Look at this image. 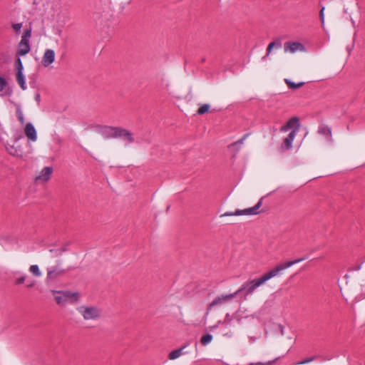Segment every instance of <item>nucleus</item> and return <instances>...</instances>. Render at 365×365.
<instances>
[{"mask_svg":"<svg viewBox=\"0 0 365 365\" xmlns=\"http://www.w3.org/2000/svg\"><path fill=\"white\" fill-rule=\"evenodd\" d=\"M306 257L299 258L292 261H288L285 263H282L274 267L273 269L269 270L267 272L264 273L260 278L255 279L253 280L247 281L245 282L242 287L236 291L237 294L245 292V299L249 294H252L255 289L265 283L267 281L269 280L272 277L278 275L282 271L285 269L298 263L303 260H304Z\"/></svg>","mask_w":365,"mask_h":365,"instance_id":"obj_1","label":"nucleus"},{"mask_svg":"<svg viewBox=\"0 0 365 365\" xmlns=\"http://www.w3.org/2000/svg\"><path fill=\"white\" fill-rule=\"evenodd\" d=\"M52 293L54 295L56 303L61 306L66 305L67 302H76L78 300L79 298V294L78 292L52 290Z\"/></svg>","mask_w":365,"mask_h":365,"instance_id":"obj_2","label":"nucleus"},{"mask_svg":"<svg viewBox=\"0 0 365 365\" xmlns=\"http://www.w3.org/2000/svg\"><path fill=\"white\" fill-rule=\"evenodd\" d=\"M263 197L260 198L257 203L252 207L244 209V210H236L235 212H226L221 215V217H227V216H239V215H257L262 211H259V209L262 205Z\"/></svg>","mask_w":365,"mask_h":365,"instance_id":"obj_3","label":"nucleus"},{"mask_svg":"<svg viewBox=\"0 0 365 365\" xmlns=\"http://www.w3.org/2000/svg\"><path fill=\"white\" fill-rule=\"evenodd\" d=\"M23 56V36L19 43L18 50L16 51V59L15 61V67L16 69V78L19 86L23 89V64L21 56Z\"/></svg>","mask_w":365,"mask_h":365,"instance_id":"obj_4","label":"nucleus"},{"mask_svg":"<svg viewBox=\"0 0 365 365\" xmlns=\"http://www.w3.org/2000/svg\"><path fill=\"white\" fill-rule=\"evenodd\" d=\"M110 134H109V137H112L113 138H122L126 140L129 143H132L134 142V138L133 137V134L128 130L123 128L121 127H115L110 128Z\"/></svg>","mask_w":365,"mask_h":365,"instance_id":"obj_5","label":"nucleus"},{"mask_svg":"<svg viewBox=\"0 0 365 365\" xmlns=\"http://www.w3.org/2000/svg\"><path fill=\"white\" fill-rule=\"evenodd\" d=\"M237 296L236 292L232 294H222L220 296L217 297L215 299L212 300L211 303L209 304L207 308V311L205 315V317L206 318L207 316L209 314L210 311L211 309L215 306H221L223 304L229 303L235 297Z\"/></svg>","mask_w":365,"mask_h":365,"instance_id":"obj_6","label":"nucleus"},{"mask_svg":"<svg viewBox=\"0 0 365 365\" xmlns=\"http://www.w3.org/2000/svg\"><path fill=\"white\" fill-rule=\"evenodd\" d=\"M21 139V135H17L14 140H12V143H7L6 148L8 153L14 157L21 158L23 156V149L21 148V143L20 142Z\"/></svg>","mask_w":365,"mask_h":365,"instance_id":"obj_7","label":"nucleus"},{"mask_svg":"<svg viewBox=\"0 0 365 365\" xmlns=\"http://www.w3.org/2000/svg\"><path fill=\"white\" fill-rule=\"evenodd\" d=\"M78 311L81 313L86 320H95L101 317V312L96 307L81 306L78 308Z\"/></svg>","mask_w":365,"mask_h":365,"instance_id":"obj_8","label":"nucleus"},{"mask_svg":"<svg viewBox=\"0 0 365 365\" xmlns=\"http://www.w3.org/2000/svg\"><path fill=\"white\" fill-rule=\"evenodd\" d=\"M53 173V168L51 166L44 167L38 175L34 178V182L38 185H44L47 183L51 178Z\"/></svg>","mask_w":365,"mask_h":365,"instance_id":"obj_9","label":"nucleus"},{"mask_svg":"<svg viewBox=\"0 0 365 365\" xmlns=\"http://www.w3.org/2000/svg\"><path fill=\"white\" fill-rule=\"evenodd\" d=\"M24 135L30 142H36L37 140V132L32 123H28L24 126Z\"/></svg>","mask_w":365,"mask_h":365,"instance_id":"obj_10","label":"nucleus"},{"mask_svg":"<svg viewBox=\"0 0 365 365\" xmlns=\"http://www.w3.org/2000/svg\"><path fill=\"white\" fill-rule=\"evenodd\" d=\"M64 270L58 268V267H52L48 269L47 282H52L58 279L60 276H61L64 273Z\"/></svg>","mask_w":365,"mask_h":365,"instance_id":"obj_11","label":"nucleus"},{"mask_svg":"<svg viewBox=\"0 0 365 365\" xmlns=\"http://www.w3.org/2000/svg\"><path fill=\"white\" fill-rule=\"evenodd\" d=\"M55 60V52L52 49H47L46 50L41 63L43 66L48 67L50 66Z\"/></svg>","mask_w":365,"mask_h":365,"instance_id":"obj_12","label":"nucleus"},{"mask_svg":"<svg viewBox=\"0 0 365 365\" xmlns=\"http://www.w3.org/2000/svg\"><path fill=\"white\" fill-rule=\"evenodd\" d=\"M304 48V46L299 42H286L284 44V48L285 52L294 53L298 50H301Z\"/></svg>","mask_w":365,"mask_h":365,"instance_id":"obj_13","label":"nucleus"},{"mask_svg":"<svg viewBox=\"0 0 365 365\" xmlns=\"http://www.w3.org/2000/svg\"><path fill=\"white\" fill-rule=\"evenodd\" d=\"M318 133L320 135H324L326 138L327 140H328L329 142L332 141L331 130V128L329 127L328 125H320L318 128Z\"/></svg>","mask_w":365,"mask_h":365,"instance_id":"obj_14","label":"nucleus"},{"mask_svg":"<svg viewBox=\"0 0 365 365\" xmlns=\"http://www.w3.org/2000/svg\"><path fill=\"white\" fill-rule=\"evenodd\" d=\"M299 118L297 117H293L291 119H289L287 124L284 126L282 127L281 128V130L282 131H287L288 129L294 127V126H296V128L294 130H296L297 131L298 130L299 128Z\"/></svg>","mask_w":365,"mask_h":365,"instance_id":"obj_15","label":"nucleus"},{"mask_svg":"<svg viewBox=\"0 0 365 365\" xmlns=\"http://www.w3.org/2000/svg\"><path fill=\"white\" fill-rule=\"evenodd\" d=\"M297 130H292L288 135L284 138L283 145L287 150H289L292 147V142L296 136Z\"/></svg>","mask_w":365,"mask_h":365,"instance_id":"obj_16","label":"nucleus"},{"mask_svg":"<svg viewBox=\"0 0 365 365\" xmlns=\"http://www.w3.org/2000/svg\"><path fill=\"white\" fill-rule=\"evenodd\" d=\"M10 93L8 82L0 76V96H6Z\"/></svg>","mask_w":365,"mask_h":365,"instance_id":"obj_17","label":"nucleus"},{"mask_svg":"<svg viewBox=\"0 0 365 365\" xmlns=\"http://www.w3.org/2000/svg\"><path fill=\"white\" fill-rule=\"evenodd\" d=\"M249 135H250V133L245 134L241 139L237 140L236 142L231 143L228 146V148H235L236 150V153H237L240 149V146L243 144L244 141Z\"/></svg>","mask_w":365,"mask_h":365,"instance_id":"obj_18","label":"nucleus"},{"mask_svg":"<svg viewBox=\"0 0 365 365\" xmlns=\"http://www.w3.org/2000/svg\"><path fill=\"white\" fill-rule=\"evenodd\" d=\"M31 34V29H25L24 30V55H26L30 51L29 38H30Z\"/></svg>","mask_w":365,"mask_h":365,"instance_id":"obj_19","label":"nucleus"},{"mask_svg":"<svg viewBox=\"0 0 365 365\" xmlns=\"http://www.w3.org/2000/svg\"><path fill=\"white\" fill-rule=\"evenodd\" d=\"M284 82L287 84V86H288V88L292 90H296V89L303 86L305 83L304 82H299L298 83H296L294 82H292L291 80H289L288 78H285Z\"/></svg>","mask_w":365,"mask_h":365,"instance_id":"obj_20","label":"nucleus"},{"mask_svg":"<svg viewBox=\"0 0 365 365\" xmlns=\"http://www.w3.org/2000/svg\"><path fill=\"white\" fill-rule=\"evenodd\" d=\"M186 346H182V348L180 349H175L172 351H170L169 353V355H168V358L170 359V360H174L177 358H178L179 356H180L182 355V349L185 347Z\"/></svg>","mask_w":365,"mask_h":365,"instance_id":"obj_21","label":"nucleus"},{"mask_svg":"<svg viewBox=\"0 0 365 365\" xmlns=\"http://www.w3.org/2000/svg\"><path fill=\"white\" fill-rule=\"evenodd\" d=\"M275 46H277V48H281V46H282L281 41H272V42L269 43L267 46V56H268L270 53L272 49Z\"/></svg>","mask_w":365,"mask_h":365,"instance_id":"obj_22","label":"nucleus"},{"mask_svg":"<svg viewBox=\"0 0 365 365\" xmlns=\"http://www.w3.org/2000/svg\"><path fill=\"white\" fill-rule=\"evenodd\" d=\"M212 335H211L210 334H207L203 335L201 337L200 342L203 346H206L207 344L210 343L212 341Z\"/></svg>","mask_w":365,"mask_h":365,"instance_id":"obj_23","label":"nucleus"},{"mask_svg":"<svg viewBox=\"0 0 365 365\" xmlns=\"http://www.w3.org/2000/svg\"><path fill=\"white\" fill-rule=\"evenodd\" d=\"M210 105L209 104H203L197 110V113L199 115H203L209 111Z\"/></svg>","mask_w":365,"mask_h":365,"instance_id":"obj_24","label":"nucleus"},{"mask_svg":"<svg viewBox=\"0 0 365 365\" xmlns=\"http://www.w3.org/2000/svg\"><path fill=\"white\" fill-rule=\"evenodd\" d=\"M29 271L36 277H39L41 274L38 266L36 264L31 265L29 268Z\"/></svg>","mask_w":365,"mask_h":365,"instance_id":"obj_25","label":"nucleus"},{"mask_svg":"<svg viewBox=\"0 0 365 365\" xmlns=\"http://www.w3.org/2000/svg\"><path fill=\"white\" fill-rule=\"evenodd\" d=\"M67 246H68V245H65V246L62 247L61 248V250H53V249H51V250H50V252H53V253L55 254V255H56V256L61 255L63 252H64L67 251V250H68V249H67Z\"/></svg>","mask_w":365,"mask_h":365,"instance_id":"obj_26","label":"nucleus"},{"mask_svg":"<svg viewBox=\"0 0 365 365\" xmlns=\"http://www.w3.org/2000/svg\"><path fill=\"white\" fill-rule=\"evenodd\" d=\"M110 128H115L114 126H106L104 128L103 130L102 131L103 135L106 138H113L112 137H109V134H110Z\"/></svg>","mask_w":365,"mask_h":365,"instance_id":"obj_27","label":"nucleus"},{"mask_svg":"<svg viewBox=\"0 0 365 365\" xmlns=\"http://www.w3.org/2000/svg\"><path fill=\"white\" fill-rule=\"evenodd\" d=\"M23 26V24L22 23H16V24H13L11 25V28L16 33V34H19L20 31H21V29Z\"/></svg>","mask_w":365,"mask_h":365,"instance_id":"obj_28","label":"nucleus"},{"mask_svg":"<svg viewBox=\"0 0 365 365\" xmlns=\"http://www.w3.org/2000/svg\"><path fill=\"white\" fill-rule=\"evenodd\" d=\"M316 358H317V356H311V357L307 358L301 361L296 363V364L297 365H302V364H308L309 362L313 361Z\"/></svg>","mask_w":365,"mask_h":365,"instance_id":"obj_29","label":"nucleus"},{"mask_svg":"<svg viewBox=\"0 0 365 365\" xmlns=\"http://www.w3.org/2000/svg\"><path fill=\"white\" fill-rule=\"evenodd\" d=\"M16 114L21 124H23V113L21 112L20 106H18L16 108Z\"/></svg>","mask_w":365,"mask_h":365,"instance_id":"obj_30","label":"nucleus"},{"mask_svg":"<svg viewBox=\"0 0 365 365\" xmlns=\"http://www.w3.org/2000/svg\"><path fill=\"white\" fill-rule=\"evenodd\" d=\"M277 359H275L272 361H269L267 362L263 363V362H257V363H251L249 365H271Z\"/></svg>","mask_w":365,"mask_h":365,"instance_id":"obj_31","label":"nucleus"},{"mask_svg":"<svg viewBox=\"0 0 365 365\" xmlns=\"http://www.w3.org/2000/svg\"><path fill=\"white\" fill-rule=\"evenodd\" d=\"M324 9H325V7L322 6L321 10L319 11V17H320V20H321L322 25L324 24Z\"/></svg>","mask_w":365,"mask_h":365,"instance_id":"obj_32","label":"nucleus"},{"mask_svg":"<svg viewBox=\"0 0 365 365\" xmlns=\"http://www.w3.org/2000/svg\"><path fill=\"white\" fill-rule=\"evenodd\" d=\"M232 321V319L230 317V315L229 314H227L225 317V319L224 321L222 322V324H225L226 325H228L230 324V323Z\"/></svg>","mask_w":365,"mask_h":365,"instance_id":"obj_33","label":"nucleus"},{"mask_svg":"<svg viewBox=\"0 0 365 365\" xmlns=\"http://www.w3.org/2000/svg\"><path fill=\"white\" fill-rule=\"evenodd\" d=\"M100 18H101V15H100V14H98V13L93 14L92 16V19L96 22H98L100 21Z\"/></svg>","mask_w":365,"mask_h":365,"instance_id":"obj_34","label":"nucleus"},{"mask_svg":"<svg viewBox=\"0 0 365 365\" xmlns=\"http://www.w3.org/2000/svg\"><path fill=\"white\" fill-rule=\"evenodd\" d=\"M40 99H41V96L38 93H37L36 95H35V100L39 103L40 102Z\"/></svg>","mask_w":365,"mask_h":365,"instance_id":"obj_35","label":"nucleus"},{"mask_svg":"<svg viewBox=\"0 0 365 365\" xmlns=\"http://www.w3.org/2000/svg\"><path fill=\"white\" fill-rule=\"evenodd\" d=\"M23 283V277H19L16 279V284H20Z\"/></svg>","mask_w":365,"mask_h":365,"instance_id":"obj_36","label":"nucleus"},{"mask_svg":"<svg viewBox=\"0 0 365 365\" xmlns=\"http://www.w3.org/2000/svg\"><path fill=\"white\" fill-rule=\"evenodd\" d=\"M220 323H222V322H221V321H218L217 324V325H215V326H214L212 328H213V329H214V328H217V327H218V324H220Z\"/></svg>","mask_w":365,"mask_h":365,"instance_id":"obj_37","label":"nucleus"},{"mask_svg":"<svg viewBox=\"0 0 365 365\" xmlns=\"http://www.w3.org/2000/svg\"><path fill=\"white\" fill-rule=\"evenodd\" d=\"M32 284H28L27 286L28 287H31Z\"/></svg>","mask_w":365,"mask_h":365,"instance_id":"obj_38","label":"nucleus"}]
</instances>
